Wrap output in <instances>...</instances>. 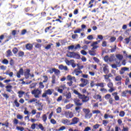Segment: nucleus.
<instances>
[{"instance_id": "nucleus-1", "label": "nucleus", "mask_w": 131, "mask_h": 131, "mask_svg": "<svg viewBox=\"0 0 131 131\" xmlns=\"http://www.w3.org/2000/svg\"><path fill=\"white\" fill-rule=\"evenodd\" d=\"M73 93L75 95H76L78 96V98H79L80 100H82V103H86V102H89L90 97L85 96V95L81 94V93L78 92L76 90H74Z\"/></svg>"}, {"instance_id": "nucleus-2", "label": "nucleus", "mask_w": 131, "mask_h": 131, "mask_svg": "<svg viewBox=\"0 0 131 131\" xmlns=\"http://www.w3.org/2000/svg\"><path fill=\"white\" fill-rule=\"evenodd\" d=\"M47 25H50L49 27H47L45 29V33H52V32H53L54 29H55V27L52 26V23H48L47 24Z\"/></svg>"}, {"instance_id": "nucleus-3", "label": "nucleus", "mask_w": 131, "mask_h": 131, "mask_svg": "<svg viewBox=\"0 0 131 131\" xmlns=\"http://www.w3.org/2000/svg\"><path fill=\"white\" fill-rule=\"evenodd\" d=\"M83 111L85 113V117L87 119H90L93 116V114L92 113H90L91 110L89 108H83Z\"/></svg>"}, {"instance_id": "nucleus-4", "label": "nucleus", "mask_w": 131, "mask_h": 131, "mask_svg": "<svg viewBox=\"0 0 131 131\" xmlns=\"http://www.w3.org/2000/svg\"><path fill=\"white\" fill-rule=\"evenodd\" d=\"M70 55L67 54V57L69 58H73L74 59H80V55L75 52H69Z\"/></svg>"}, {"instance_id": "nucleus-5", "label": "nucleus", "mask_w": 131, "mask_h": 131, "mask_svg": "<svg viewBox=\"0 0 131 131\" xmlns=\"http://www.w3.org/2000/svg\"><path fill=\"white\" fill-rule=\"evenodd\" d=\"M32 95H34L36 98H39V95L41 94V90L38 89H35L31 92Z\"/></svg>"}, {"instance_id": "nucleus-6", "label": "nucleus", "mask_w": 131, "mask_h": 131, "mask_svg": "<svg viewBox=\"0 0 131 131\" xmlns=\"http://www.w3.org/2000/svg\"><path fill=\"white\" fill-rule=\"evenodd\" d=\"M80 80L81 82H82V83L79 84L80 88H84V86H86V85L90 83L89 80L86 79L81 78Z\"/></svg>"}, {"instance_id": "nucleus-7", "label": "nucleus", "mask_w": 131, "mask_h": 131, "mask_svg": "<svg viewBox=\"0 0 131 131\" xmlns=\"http://www.w3.org/2000/svg\"><path fill=\"white\" fill-rule=\"evenodd\" d=\"M108 67L107 64H103L102 67H100V70H102L105 74H108L109 73Z\"/></svg>"}, {"instance_id": "nucleus-8", "label": "nucleus", "mask_w": 131, "mask_h": 131, "mask_svg": "<svg viewBox=\"0 0 131 131\" xmlns=\"http://www.w3.org/2000/svg\"><path fill=\"white\" fill-rule=\"evenodd\" d=\"M54 93V89H48L45 91V93L42 95V98H47V95L51 96Z\"/></svg>"}, {"instance_id": "nucleus-9", "label": "nucleus", "mask_w": 131, "mask_h": 131, "mask_svg": "<svg viewBox=\"0 0 131 131\" xmlns=\"http://www.w3.org/2000/svg\"><path fill=\"white\" fill-rule=\"evenodd\" d=\"M104 98L105 99V100H108V102L110 103V104H111V105H112V104H113V101H114V100H113V98L111 97V94H107L105 95L104 96Z\"/></svg>"}, {"instance_id": "nucleus-10", "label": "nucleus", "mask_w": 131, "mask_h": 131, "mask_svg": "<svg viewBox=\"0 0 131 131\" xmlns=\"http://www.w3.org/2000/svg\"><path fill=\"white\" fill-rule=\"evenodd\" d=\"M67 89H69V88L66 87V84L61 85L59 86V89H57V92L60 94H63V91L64 90H67Z\"/></svg>"}, {"instance_id": "nucleus-11", "label": "nucleus", "mask_w": 131, "mask_h": 131, "mask_svg": "<svg viewBox=\"0 0 131 131\" xmlns=\"http://www.w3.org/2000/svg\"><path fill=\"white\" fill-rule=\"evenodd\" d=\"M79 122V118L77 117H74L72 119V122L70 123V125H73L74 124H77Z\"/></svg>"}, {"instance_id": "nucleus-12", "label": "nucleus", "mask_w": 131, "mask_h": 131, "mask_svg": "<svg viewBox=\"0 0 131 131\" xmlns=\"http://www.w3.org/2000/svg\"><path fill=\"white\" fill-rule=\"evenodd\" d=\"M74 102L75 106H82V102H80V100L78 98H75Z\"/></svg>"}, {"instance_id": "nucleus-13", "label": "nucleus", "mask_w": 131, "mask_h": 131, "mask_svg": "<svg viewBox=\"0 0 131 131\" xmlns=\"http://www.w3.org/2000/svg\"><path fill=\"white\" fill-rule=\"evenodd\" d=\"M121 79H122V78L120 75L117 76L115 78V80H116V81H119V82L117 83V84L119 85H121Z\"/></svg>"}, {"instance_id": "nucleus-14", "label": "nucleus", "mask_w": 131, "mask_h": 131, "mask_svg": "<svg viewBox=\"0 0 131 131\" xmlns=\"http://www.w3.org/2000/svg\"><path fill=\"white\" fill-rule=\"evenodd\" d=\"M24 75L26 79H28L29 78V75H30V70L26 69L24 73Z\"/></svg>"}, {"instance_id": "nucleus-15", "label": "nucleus", "mask_w": 131, "mask_h": 131, "mask_svg": "<svg viewBox=\"0 0 131 131\" xmlns=\"http://www.w3.org/2000/svg\"><path fill=\"white\" fill-rule=\"evenodd\" d=\"M35 106L38 107L37 109L38 111H42V107H43V104H42V103L40 102L38 104H35Z\"/></svg>"}, {"instance_id": "nucleus-16", "label": "nucleus", "mask_w": 131, "mask_h": 131, "mask_svg": "<svg viewBox=\"0 0 131 131\" xmlns=\"http://www.w3.org/2000/svg\"><path fill=\"white\" fill-rule=\"evenodd\" d=\"M112 95L114 97V99L116 101H119V96H118V93L114 92L112 94Z\"/></svg>"}, {"instance_id": "nucleus-17", "label": "nucleus", "mask_w": 131, "mask_h": 131, "mask_svg": "<svg viewBox=\"0 0 131 131\" xmlns=\"http://www.w3.org/2000/svg\"><path fill=\"white\" fill-rule=\"evenodd\" d=\"M26 49L28 51H31L33 49V44L27 43L26 45Z\"/></svg>"}, {"instance_id": "nucleus-18", "label": "nucleus", "mask_w": 131, "mask_h": 131, "mask_svg": "<svg viewBox=\"0 0 131 131\" xmlns=\"http://www.w3.org/2000/svg\"><path fill=\"white\" fill-rule=\"evenodd\" d=\"M94 3H95V0H90L88 4L87 5V7L89 9H92L93 7H94Z\"/></svg>"}, {"instance_id": "nucleus-19", "label": "nucleus", "mask_w": 131, "mask_h": 131, "mask_svg": "<svg viewBox=\"0 0 131 131\" xmlns=\"http://www.w3.org/2000/svg\"><path fill=\"white\" fill-rule=\"evenodd\" d=\"M97 45H98L97 41L93 42L91 45V47H93L92 50H96V49H98L99 46H97Z\"/></svg>"}, {"instance_id": "nucleus-20", "label": "nucleus", "mask_w": 131, "mask_h": 131, "mask_svg": "<svg viewBox=\"0 0 131 131\" xmlns=\"http://www.w3.org/2000/svg\"><path fill=\"white\" fill-rule=\"evenodd\" d=\"M46 12H41V14H37L36 16V18L37 19V20H39V19H41V18H42V17H44V16H46Z\"/></svg>"}, {"instance_id": "nucleus-21", "label": "nucleus", "mask_w": 131, "mask_h": 131, "mask_svg": "<svg viewBox=\"0 0 131 131\" xmlns=\"http://www.w3.org/2000/svg\"><path fill=\"white\" fill-rule=\"evenodd\" d=\"M59 69L60 70H64V71H68V67L67 66H64L63 64H60L58 67Z\"/></svg>"}, {"instance_id": "nucleus-22", "label": "nucleus", "mask_w": 131, "mask_h": 131, "mask_svg": "<svg viewBox=\"0 0 131 131\" xmlns=\"http://www.w3.org/2000/svg\"><path fill=\"white\" fill-rule=\"evenodd\" d=\"M64 62L67 64V65H68V66H70V65H72L73 62H74V60L71 59L69 60L67 59H66L64 60Z\"/></svg>"}, {"instance_id": "nucleus-23", "label": "nucleus", "mask_w": 131, "mask_h": 131, "mask_svg": "<svg viewBox=\"0 0 131 131\" xmlns=\"http://www.w3.org/2000/svg\"><path fill=\"white\" fill-rule=\"evenodd\" d=\"M61 122L63 124H65L66 125H70V121L67 119H62Z\"/></svg>"}, {"instance_id": "nucleus-24", "label": "nucleus", "mask_w": 131, "mask_h": 131, "mask_svg": "<svg viewBox=\"0 0 131 131\" xmlns=\"http://www.w3.org/2000/svg\"><path fill=\"white\" fill-rule=\"evenodd\" d=\"M51 9L53 11H57V12H59V11H60V9H61V7L59 5H56L54 7H52Z\"/></svg>"}, {"instance_id": "nucleus-25", "label": "nucleus", "mask_w": 131, "mask_h": 131, "mask_svg": "<svg viewBox=\"0 0 131 131\" xmlns=\"http://www.w3.org/2000/svg\"><path fill=\"white\" fill-rule=\"evenodd\" d=\"M6 57H7V58H9L12 56H13V53H12V51H11V50H8L6 51Z\"/></svg>"}, {"instance_id": "nucleus-26", "label": "nucleus", "mask_w": 131, "mask_h": 131, "mask_svg": "<svg viewBox=\"0 0 131 131\" xmlns=\"http://www.w3.org/2000/svg\"><path fill=\"white\" fill-rule=\"evenodd\" d=\"M74 73H75V75L77 76H78V75H79V74L82 73V71L81 70H78V69H75L74 70Z\"/></svg>"}, {"instance_id": "nucleus-27", "label": "nucleus", "mask_w": 131, "mask_h": 131, "mask_svg": "<svg viewBox=\"0 0 131 131\" xmlns=\"http://www.w3.org/2000/svg\"><path fill=\"white\" fill-rule=\"evenodd\" d=\"M96 100H99V102H102V96L101 95L98 94L94 97Z\"/></svg>"}, {"instance_id": "nucleus-28", "label": "nucleus", "mask_w": 131, "mask_h": 131, "mask_svg": "<svg viewBox=\"0 0 131 131\" xmlns=\"http://www.w3.org/2000/svg\"><path fill=\"white\" fill-rule=\"evenodd\" d=\"M89 53L90 56H96L97 55L96 51H94V50H89Z\"/></svg>"}, {"instance_id": "nucleus-29", "label": "nucleus", "mask_w": 131, "mask_h": 131, "mask_svg": "<svg viewBox=\"0 0 131 131\" xmlns=\"http://www.w3.org/2000/svg\"><path fill=\"white\" fill-rule=\"evenodd\" d=\"M42 120L46 123L47 122V120H48V117L47 116L46 114H43L42 116Z\"/></svg>"}, {"instance_id": "nucleus-30", "label": "nucleus", "mask_w": 131, "mask_h": 131, "mask_svg": "<svg viewBox=\"0 0 131 131\" xmlns=\"http://www.w3.org/2000/svg\"><path fill=\"white\" fill-rule=\"evenodd\" d=\"M6 89V91L8 93H11V92H12V85H7Z\"/></svg>"}, {"instance_id": "nucleus-31", "label": "nucleus", "mask_w": 131, "mask_h": 131, "mask_svg": "<svg viewBox=\"0 0 131 131\" xmlns=\"http://www.w3.org/2000/svg\"><path fill=\"white\" fill-rule=\"evenodd\" d=\"M52 84H55L56 83V76L55 75H53L52 76Z\"/></svg>"}, {"instance_id": "nucleus-32", "label": "nucleus", "mask_w": 131, "mask_h": 131, "mask_svg": "<svg viewBox=\"0 0 131 131\" xmlns=\"http://www.w3.org/2000/svg\"><path fill=\"white\" fill-rule=\"evenodd\" d=\"M53 71L54 72V74H55V75H59V74H60V73H61V72L60 71V70H58V69H56V68H54V70H53Z\"/></svg>"}, {"instance_id": "nucleus-33", "label": "nucleus", "mask_w": 131, "mask_h": 131, "mask_svg": "<svg viewBox=\"0 0 131 131\" xmlns=\"http://www.w3.org/2000/svg\"><path fill=\"white\" fill-rule=\"evenodd\" d=\"M116 57L119 60V61H121V60L123 59V56L121 55V54H117Z\"/></svg>"}, {"instance_id": "nucleus-34", "label": "nucleus", "mask_w": 131, "mask_h": 131, "mask_svg": "<svg viewBox=\"0 0 131 131\" xmlns=\"http://www.w3.org/2000/svg\"><path fill=\"white\" fill-rule=\"evenodd\" d=\"M81 109V106H77L75 108V111H76V112H77L78 113H79V112H80Z\"/></svg>"}, {"instance_id": "nucleus-35", "label": "nucleus", "mask_w": 131, "mask_h": 131, "mask_svg": "<svg viewBox=\"0 0 131 131\" xmlns=\"http://www.w3.org/2000/svg\"><path fill=\"white\" fill-rule=\"evenodd\" d=\"M24 12L26 13V14L28 13L29 12H30V7H26L24 9Z\"/></svg>"}, {"instance_id": "nucleus-36", "label": "nucleus", "mask_w": 131, "mask_h": 131, "mask_svg": "<svg viewBox=\"0 0 131 131\" xmlns=\"http://www.w3.org/2000/svg\"><path fill=\"white\" fill-rule=\"evenodd\" d=\"M109 123V121L107 120H102V124L104 125V126H107V124Z\"/></svg>"}, {"instance_id": "nucleus-37", "label": "nucleus", "mask_w": 131, "mask_h": 131, "mask_svg": "<svg viewBox=\"0 0 131 131\" xmlns=\"http://www.w3.org/2000/svg\"><path fill=\"white\" fill-rule=\"evenodd\" d=\"M39 128L42 131H45V127L42 125V124H39L38 125Z\"/></svg>"}, {"instance_id": "nucleus-38", "label": "nucleus", "mask_w": 131, "mask_h": 131, "mask_svg": "<svg viewBox=\"0 0 131 131\" xmlns=\"http://www.w3.org/2000/svg\"><path fill=\"white\" fill-rule=\"evenodd\" d=\"M14 103L15 104V106L18 108L20 107V103L18 102V100L17 99H15L14 101Z\"/></svg>"}, {"instance_id": "nucleus-39", "label": "nucleus", "mask_w": 131, "mask_h": 131, "mask_svg": "<svg viewBox=\"0 0 131 131\" xmlns=\"http://www.w3.org/2000/svg\"><path fill=\"white\" fill-rule=\"evenodd\" d=\"M96 86H100V88H104V82L98 83L96 84Z\"/></svg>"}, {"instance_id": "nucleus-40", "label": "nucleus", "mask_w": 131, "mask_h": 131, "mask_svg": "<svg viewBox=\"0 0 131 131\" xmlns=\"http://www.w3.org/2000/svg\"><path fill=\"white\" fill-rule=\"evenodd\" d=\"M45 88V85H43V81L40 82L39 83V89H43Z\"/></svg>"}, {"instance_id": "nucleus-41", "label": "nucleus", "mask_w": 131, "mask_h": 131, "mask_svg": "<svg viewBox=\"0 0 131 131\" xmlns=\"http://www.w3.org/2000/svg\"><path fill=\"white\" fill-rule=\"evenodd\" d=\"M3 126H6V127H9V121L8 120L6 121L5 123H2Z\"/></svg>"}, {"instance_id": "nucleus-42", "label": "nucleus", "mask_w": 131, "mask_h": 131, "mask_svg": "<svg viewBox=\"0 0 131 131\" xmlns=\"http://www.w3.org/2000/svg\"><path fill=\"white\" fill-rule=\"evenodd\" d=\"M82 31V29H76V30L74 31V33L76 34V33H79L80 32H81Z\"/></svg>"}, {"instance_id": "nucleus-43", "label": "nucleus", "mask_w": 131, "mask_h": 131, "mask_svg": "<svg viewBox=\"0 0 131 131\" xmlns=\"http://www.w3.org/2000/svg\"><path fill=\"white\" fill-rule=\"evenodd\" d=\"M12 52L14 55H16L18 53V49L16 47H14L12 50Z\"/></svg>"}, {"instance_id": "nucleus-44", "label": "nucleus", "mask_w": 131, "mask_h": 131, "mask_svg": "<svg viewBox=\"0 0 131 131\" xmlns=\"http://www.w3.org/2000/svg\"><path fill=\"white\" fill-rule=\"evenodd\" d=\"M2 63L5 64V65H8V64H9V60L7 59H4L2 61Z\"/></svg>"}, {"instance_id": "nucleus-45", "label": "nucleus", "mask_w": 131, "mask_h": 131, "mask_svg": "<svg viewBox=\"0 0 131 131\" xmlns=\"http://www.w3.org/2000/svg\"><path fill=\"white\" fill-rule=\"evenodd\" d=\"M119 115L120 117H123V116H124V115H125V113L123 111H121L119 112Z\"/></svg>"}, {"instance_id": "nucleus-46", "label": "nucleus", "mask_w": 131, "mask_h": 131, "mask_svg": "<svg viewBox=\"0 0 131 131\" xmlns=\"http://www.w3.org/2000/svg\"><path fill=\"white\" fill-rule=\"evenodd\" d=\"M72 107H73V104H69L66 106V109H67V110L70 109V108H72Z\"/></svg>"}, {"instance_id": "nucleus-47", "label": "nucleus", "mask_w": 131, "mask_h": 131, "mask_svg": "<svg viewBox=\"0 0 131 131\" xmlns=\"http://www.w3.org/2000/svg\"><path fill=\"white\" fill-rule=\"evenodd\" d=\"M43 78H44V80H43V82H48V80H49V78H48V76H43Z\"/></svg>"}, {"instance_id": "nucleus-48", "label": "nucleus", "mask_w": 131, "mask_h": 131, "mask_svg": "<svg viewBox=\"0 0 131 131\" xmlns=\"http://www.w3.org/2000/svg\"><path fill=\"white\" fill-rule=\"evenodd\" d=\"M66 99H70L71 98V93L69 92L66 95Z\"/></svg>"}, {"instance_id": "nucleus-49", "label": "nucleus", "mask_w": 131, "mask_h": 131, "mask_svg": "<svg viewBox=\"0 0 131 131\" xmlns=\"http://www.w3.org/2000/svg\"><path fill=\"white\" fill-rule=\"evenodd\" d=\"M80 53L81 55H83V56H86V55H88V52H86V51L83 50H81L80 51Z\"/></svg>"}, {"instance_id": "nucleus-50", "label": "nucleus", "mask_w": 131, "mask_h": 131, "mask_svg": "<svg viewBox=\"0 0 131 131\" xmlns=\"http://www.w3.org/2000/svg\"><path fill=\"white\" fill-rule=\"evenodd\" d=\"M24 52L19 51L18 53V57H23V56H24Z\"/></svg>"}, {"instance_id": "nucleus-51", "label": "nucleus", "mask_w": 131, "mask_h": 131, "mask_svg": "<svg viewBox=\"0 0 131 131\" xmlns=\"http://www.w3.org/2000/svg\"><path fill=\"white\" fill-rule=\"evenodd\" d=\"M92 112L93 114H100L101 113V111L99 110H94Z\"/></svg>"}, {"instance_id": "nucleus-52", "label": "nucleus", "mask_w": 131, "mask_h": 131, "mask_svg": "<svg viewBox=\"0 0 131 131\" xmlns=\"http://www.w3.org/2000/svg\"><path fill=\"white\" fill-rule=\"evenodd\" d=\"M37 101V99L35 98H33L30 100L28 101V103H34V102H36Z\"/></svg>"}, {"instance_id": "nucleus-53", "label": "nucleus", "mask_w": 131, "mask_h": 131, "mask_svg": "<svg viewBox=\"0 0 131 131\" xmlns=\"http://www.w3.org/2000/svg\"><path fill=\"white\" fill-rule=\"evenodd\" d=\"M78 35L77 34H73L72 35V39H76V38H78Z\"/></svg>"}, {"instance_id": "nucleus-54", "label": "nucleus", "mask_w": 131, "mask_h": 131, "mask_svg": "<svg viewBox=\"0 0 131 131\" xmlns=\"http://www.w3.org/2000/svg\"><path fill=\"white\" fill-rule=\"evenodd\" d=\"M16 129L17 130H20V131H24V127H20V126H16Z\"/></svg>"}, {"instance_id": "nucleus-55", "label": "nucleus", "mask_w": 131, "mask_h": 131, "mask_svg": "<svg viewBox=\"0 0 131 131\" xmlns=\"http://www.w3.org/2000/svg\"><path fill=\"white\" fill-rule=\"evenodd\" d=\"M26 15H27L30 18H34V14L32 13H26Z\"/></svg>"}, {"instance_id": "nucleus-56", "label": "nucleus", "mask_w": 131, "mask_h": 131, "mask_svg": "<svg viewBox=\"0 0 131 131\" xmlns=\"http://www.w3.org/2000/svg\"><path fill=\"white\" fill-rule=\"evenodd\" d=\"M62 112V108L61 107H58L56 109V113H61Z\"/></svg>"}, {"instance_id": "nucleus-57", "label": "nucleus", "mask_w": 131, "mask_h": 131, "mask_svg": "<svg viewBox=\"0 0 131 131\" xmlns=\"http://www.w3.org/2000/svg\"><path fill=\"white\" fill-rule=\"evenodd\" d=\"M111 42H114L116 40V37H112L110 39Z\"/></svg>"}, {"instance_id": "nucleus-58", "label": "nucleus", "mask_w": 131, "mask_h": 131, "mask_svg": "<svg viewBox=\"0 0 131 131\" xmlns=\"http://www.w3.org/2000/svg\"><path fill=\"white\" fill-rule=\"evenodd\" d=\"M126 94H127V90H126L125 91H123L122 93V97H126Z\"/></svg>"}, {"instance_id": "nucleus-59", "label": "nucleus", "mask_w": 131, "mask_h": 131, "mask_svg": "<svg viewBox=\"0 0 131 131\" xmlns=\"http://www.w3.org/2000/svg\"><path fill=\"white\" fill-rule=\"evenodd\" d=\"M104 61H105V62H108V61H109V56L106 55L104 57Z\"/></svg>"}, {"instance_id": "nucleus-60", "label": "nucleus", "mask_w": 131, "mask_h": 131, "mask_svg": "<svg viewBox=\"0 0 131 131\" xmlns=\"http://www.w3.org/2000/svg\"><path fill=\"white\" fill-rule=\"evenodd\" d=\"M114 91H115V89L114 88V87H111L108 90L109 93H113V92H114Z\"/></svg>"}, {"instance_id": "nucleus-61", "label": "nucleus", "mask_w": 131, "mask_h": 131, "mask_svg": "<svg viewBox=\"0 0 131 131\" xmlns=\"http://www.w3.org/2000/svg\"><path fill=\"white\" fill-rule=\"evenodd\" d=\"M100 125L99 124H96L94 125L93 126L94 129H97L99 128V127L100 126Z\"/></svg>"}, {"instance_id": "nucleus-62", "label": "nucleus", "mask_w": 131, "mask_h": 131, "mask_svg": "<svg viewBox=\"0 0 131 131\" xmlns=\"http://www.w3.org/2000/svg\"><path fill=\"white\" fill-rule=\"evenodd\" d=\"M107 86H108V88H109V89H110V88H113V83L112 82H108V83H107Z\"/></svg>"}, {"instance_id": "nucleus-63", "label": "nucleus", "mask_w": 131, "mask_h": 131, "mask_svg": "<svg viewBox=\"0 0 131 131\" xmlns=\"http://www.w3.org/2000/svg\"><path fill=\"white\" fill-rule=\"evenodd\" d=\"M50 122L51 123H52V124H56V123H57V121L54 119H51Z\"/></svg>"}, {"instance_id": "nucleus-64", "label": "nucleus", "mask_w": 131, "mask_h": 131, "mask_svg": "<svg viewBox=\"0 0 131 131\" xmlns=\"http://www.w3.org/2000/svg\"><path fill=\"white\" fill-rule=\"evenodd\" d=\"M92 129L91 128V127L87 126L85 128L83 131H90Z\"/></svg>"}]
</instances>
